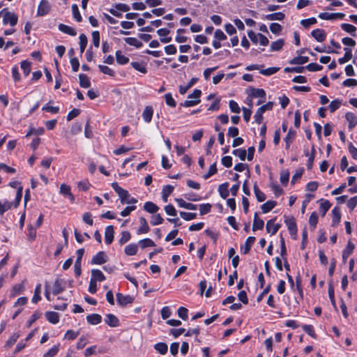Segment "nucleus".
Listing matches in <instances>:
<instances>
[{"mask_svg":"<svg viewBox=\"0 0 357 357\" xmlns=\"http://www.w3.org/2000/svg\"><path fill=\"white\" fill-rule=\"evenodd\" d=\"M0 15L3 16V24H9L11 26H14L17 24L18 17L14 13H11L8 10L7 8H3L0 11Z\"/></svg>","mask_w":357,"mask_h":357,"instance_id":"1","label":"nucleus"},{"mask_svg":"<svg viewBox=\"0 0 357 357\" xmlns=\"http://www.w3.org/2000/svg\"><path fill=\"white\" fill-rule=\"evenodd\" d=\"M112 187L115 192L119 195L121 204H125V202H126L127 199L130 197L128 191L120 187L116 182L112 183Z\"/></svg>","mask_w":357,"mask_h":357,"instance_id":"2","label":"nucleus"},{"mask_svg":"<svg viewBox=\"0 0 357 357\" xmlns=\"http://www.w3.org/2000/svg\"><path fill=\"white\" fill-rule=\"evenodd\" d=\"M284 222L287 226L290 235L295 239L297 235V225L295 218L293 216H285Z\"/></svg>","mask_w":357,"mask_h":357,"instance_id":"3","label":"nucleus"},{"mask_svg":"<svg viewBox=\"0 0 357 357\" xmlns=\"http://www.w3.org/2000/svg\"><path fill=\"white\" fill-rule=\"evenodd\" d=\"M108 257L104 251L98 252L93 256L91 260V264L93 265H102L107 261Z\"/></svg>","mask_w":357,"mask_h":357,"instance_id":"4","label":"nucleus"},{"mask_svg":"<svg viewBox=\"0 0 357 357\" xmlns=\"http://www.w3.org/2000/svg\"><path fill=\"white\" fill-rule=\"evenodd\" d=\"M66 281L60 278H56L53 284L52 294L58 295L63 292L66 289Z\"/></svg>","mask_w":357,"mask_h":357,"instance_id":"5","label":"nucleus"},{"mask_svg":"<svg viewBox=\"0 0 357 357\" xmlns=\"http://www.w3.org/2000/svg\"><path fill=\"white\" fill-rule=\"evenodd\" d=\"M117 303L120 306L125 307L128 304L132 303L134 298L130 295H123L121 293H117L116 295Z\"/></svg>","mask_w":357,"mask_h":357,"instance_id":"6","label":"nucleus"},{"mask_svg":"<svg viewBox=\"0 0 357 357\" xmlns=\"http://www.w3.org/2000/svg\"><path fill=\"white\" fill-rule=\"evenodd\" d=\"M50 11V6L47 0H41L37 9L38 16H45Z\"/></svg>","mask_w":357,"mask_h":357,"instance_id":"7","label":"nucleus"},{"mask_svg":"<svg viewBox=\"0 0 357 357\" xmlns=\"http://www.w3.org/2000/svg\"><path fill=\"white\" fill-rule=\"evenodd\" d=\"M276 217L267 221L266 229L271 235H275L280 229L281 225L278 223L275 224Z\"/></svg>","mask_w":357,"mask_h":357,"instance_id":"8","label":"nucleus"},{"mask_svg":"<svg viewBox=\"0 0 357 357\" xmlns=\"http://www.w3.org/2000/svg\"><path fill=\"white\" fill-rule=\"evenodd\" d=\"M59 192L63 197L68 198L71 203L75 202V196L71 192L70 187L66 183H62L60 186Z\"/></svg>","mask_w":357,"mask_h":357,"instance_id":"9","label":"nucleus"},{"mask_svg":"<svg viewBox=\"0 0 357 357\" xmlns=\"http://www.w3.org/2000/svg\"><path fill=\"white\" fill-rule=\"evenodd\" d=\"M311 36L319 43L324 42L326 38V33L322 29H316L312 31Z\"/></svg>","mask_w":357,"mask_h":357,"instance_id":"10","label":"nucleus"},{"mask_svg":"<svg viewBox=\"0 0 357 357\" xmlns=\"http://www.w3.org/2000/svg\"><path fill=\"white\" fill-rule=\"evenodd\" d=\"M247 94L251 98H266V91L263 89L250 87L247 90Z\"/></svg>","mask_w":357,"mask_h":357,"instance_id":"11","label":"nucleus"},{"mask_svg":"<svg viewBox=\"0 0 357 357\" xmlns=\"http://www.w3.org/2000/svg\"><path fill=\"white\" fill-rule=\"evenodd\" d=\"M114 230L112 225L107 226L105 231V242L107 245H110L114 241Z\"/></svg>","mask_w":357,"mask_h":357,"instance_id":"12","label":"nucleus"},{"mask_svg":"<svg viewBox=\"0 0 357 357\" xmlns=\"http://www.w3.org/2000/svg\"><path fill=\"white\" fill-rule=\"evenodd\" d=\"M170 30L166 28H161L157 31V33L160 36V41L162 43H167L172 41V37H168Z\"/></svg>","mask_w":357,"mask_h":357,"instance_id":"13","label":"nucleus"},{"mask_svg":"<svg viewBox=\"0 0 357 357\" xmlns=\"http://www.w3.org/2000/svg\"><path fill=\"white\" fill-rule=\"evenodd\" d=\"M332 223L331 226L333 227H335L340 222L341 220V213L340 211V208L337 206H335L332 211Z\"/></svg>","mask_w":357,"mask_h":357,"instance_id":"14","label":"nucleus"},{"mask_svg":"<svg viewBox=\"0 0 357 357\" xmlns=\"http://www.w3.org/2000/svg\"><path fill=\"white\" fill-rule=\"evenodd\" d=\"M255 236H249L247 238L244 245L241 247V251L243 255H247L250 252L251 246L255 243Z\"/></svg>","mask_w":357,"mask_h":357,"instance_id":"15","label":"nucleus"},{"mask_svg":"<svg viewBox=\"0 0 357 357\" xmlns=\"http://www.w3.org/2000/svg\"><path fill=\"white\" fill-rule=\"evenodd\" d=\"M354 248V244L349 240L346 248L342 251V259L344 263L347 258L353 253Z\"/></svg>","mask_w":357,"mask_h":357,"instance_id":"16","label":"nucleus"},{"mask_svg":"<svg viewBox=\"0 0 357 357\" xmlns=\"http://www.w3.org/2000/svg\"><path fill=\"white\" fill-rule=\"evenodd\" d=\"M264 226V220L259 218L258 213L256 212L254 215V218H253L252 231H255L257 230H261V229H263Z\"/></svg>","mask_w":357,"mask_h":357,"instance_id":"17","label":"nucleus"},{"mask_svg":"<svg viewBox=\"0 0 357 357\" xmlns=\"http://www.w3.org/2000/svg\"><path fill=\"white\" fill-rule=\"evenodd\" d=\"M105 322L110 327H117L119 326V319L113 314H106Z\"/></svg>","mask_w":357,"mask_h":357,"instance_id":"18","label":"nucleus"},{"mask_svg":"<svg viewBox=\"0 0 357 357\" xmlns=\"http://www.w3.org/2000/svg\"><path fill=\"white\" fill-rule=\"evenodd\" d=\"M345 119L348 121V128L349 130L353 129L357 125V116L351 112L345 114Z\"/></svg>","mask_w":357,"mask_h":357,"instance_id":"19","label":"nucleus"},{"mask_svg":"<svg viewBox=\"0 0 357 357\" xmlns=\"http://www.w3.org/2000/svg\"><path fill=\"white\" fill-rule=\"evenodd\" d=\"M130 66L137 71L140 72L141 73L146 74L147 73V68L146 63L144 61H132L130 63Z\"/></svg>","mask_w":357,"mask_h":357,"instance_id":"20","label":"nucleus"},{"mask_svg":"<svg viewBox=\"0 0 357 357\" xmlns=\"http://www.w3.org/2000/svg\"><path fill=\"white\" fill-rule=\"evenodd\" d=\"M91 280L92 281H95L96 282H102L106 280V278L100 270L92 269Z\"/></svg>","mask_w":357,"mask_h":357,"instance_id":"21","label":"nucleus"},{"mask_svg":"<svg viewBox=\"0 0 357 357\" xmlns=\"http://www.w3.org/2000/svg\"><path fill=\"white\" fill-rule=\"evenodd\" d=\"M175 201L178 204V206L181 208H185L188 210H192V211H195L197 208V206L196 204L186 202L182 198H176V199H175Z\"/></svg>","mask_w":357,"mask_h":357,"instance_id":"22","label":"nucleus"},{"mask_svg":"<svg viewBox=\"0 0 357 357\" xmlns=\"http://www.w3.org/2000/svg\"><path fill=\"white\" fill-rule=\"evenodd\" d=\"M46 319L52 324H56L59 322V314L53 311H47L45 313Z\"/></svg>","mask_w":357,"mask_h":357,"instance_id":"23","label":"nucleus"},{"mask_svg":"<svg viewBox=\"0 0 357 357\" xmlns=\"http://www.w3.org/2000/svg\"><path fill=\"white\" fill-rule=\"evenodd\" d=\"M153 114V109L152 106H146L142 113V118L146 123H150L152 120Z\"/></svg>","mask_w":357,"mask_h":357,"instance_id":"24","label":"nucleus"},{"mask_svg":"<svg viewBox=\"0 0 357 357\" xmlns=\"http://www.w3.org/2000/svg\"><path fill=\"white\" fill-rule=\"evenodd\" d=\"M229 185V183L225 182V183L220 184L218 186V190L220 194V196L224 199H227L229 197V192L228 190Z\"/></svg>","mask_w":357,"mask_h":357,"instance_id":"25","label":"nucleus"},{"mask_svg":"<svg viewBox=\"0 0 357 357\" xmlns=\"http://www.w3.org/2000/svg\"><path fill=\"white\" fill-rule=\"evenodd\" d=\"M140 227L137 231V234H146L149 231L150 228L149 227L148 222L145 218L141 217L139 218Z\"/></svg>","mask_w":357,"mask_h":357,"instance_id":"26","label":"nucleus"},{"mask_svg":"<svg viewBox=\"0 0 357 357\" xmlns=\"http://www.w3.org/2000/svg\"><path fill=\"white\" fill-rule=\"evenodd\" d=\"M58 29L62 33H64L71 36H75L77 34L76 31L73 27L64 24H59L58 26Z\"/></svg>","mask_w":357,"mask_h":357,"instance_id":"27","label":"nucleus"},{"mask_svg":"<svg viewBox=\"0 0 357 357\" xmlns=\"http://www.w3.org/2000/svg\"><path fill=\"white\" fill-rule=\"evenodd\" d=\"M277 205V202L273 200H268L261 206V209L263 213H267L275 208Z\"/></svg>","mask_w":357,"mask_h":357,"instance_id":"28","label":"nucleus"},{"mask_svg":"<svg viewBox=\"0 0 357 357\" xmlns=\"http://www.w3.org/2000/svg\"><path fill=\"white\" fill-rule=\"evenodd\" d=\"M86 321L91 325H97L102 321V317L98 314H91L86 316Z\"/></svg>","mask_w":357,"mask_h":357,"instance_id":"29","label":"nucleus"},{"mask_svg":"<svg viewBox=\"0 0 357 357\" xmlns=\"http://www.w3.org/2000/svg\"><path fill=\"white\" fill-rule=\"evenodd\" d=\"M116 60L119 65H126L129 62V58L123 55L121 50H117L115 52Z\"/></svg>","mask_w":357,"mask_h":357,"instance_id":"30","label":"nucleus"},{"mask_svg":"<svg viewBox=\"0 0 357 357\" xmlns=\"http://www.w3.org/2000/svg\"><path fill=\"white\" fill-rule=\"evenodd\" d=\"M285 17V15L282 12H278L274 13H271L265 15L264 19L270 21L273 20H283Z\"/></svg>","mask_w":357,"mask_h":357,"instance_id":"31","label":"nucleus"},{"mask_svg":"<svg viewBox=\"0 0 357 357\" xmlns=\"http://www.w3.org/2000/svg\"><path fill=\"white\" fill-rule=\"evenodd\" d=\"M144 209L151 214L155 213L158 210L159 207L152 202H146L144 205Z\"/></svg>","mask_w":357,"mask_h":357,"instance_id":"32","label":"nucleus"},{"mask_svg":"<svg viewBox=\"0 0 357 357\" xmlns=\"http://www.w3.org/2000/svg\"><path fill=\"white\" fill-rule=\"evenodd\" d=\"M79 86L82 88H89L91 86V81L89 77L86 75L81 73L79 75Z\"/></svg>","mask_w":357,"mask_h":357,"instance_id":"33","label":"nucleus"},{"mask_svg":"<svg viewBox=\"0 0 357 357\" xmlns=\"http://www.w3.org/2000/svg\"><path fill=\"white\" fill-rule=\"evenodd\" d=\"M284 45V40L282 38L278 39L276 41H273L271 44L270 50L273 52L280 51L282 49Z\"/></svg>","mask_w":357,"mask_h":357,"instance_id":"34","label":"nucleus"},{"mask_svg":"<svg viewBox=\"0 0 357 357\" xmlns=\"http://www.w3.org/2000/svg\"><path fill=\"white\" fill-rule=\"evenodd\" d=\"M20 67L23 71L24 77H27L31 70V63L28 60H23L20 62Z\"/></svg>","mask_w":357,"mask_h":357,"instance_id":"35","label":"nucleus"},{"mask_svg":"<svg viewBox=\"0 0 357 357\" xmlns=\"http://www.w3.org/2000/svg\"><path fill=\"white\" fill-rule=\"evenodd\" d=\"M138 247L135 243L128 244L125 247L124 252L125 254L128 256H133L135 255L137 252Z\"/></svg>","mask_w":357,"mask_h":357,"instance_id":"36","label":"nucleus"},{"mask_svg":"<svg viewBox=\"0 0 357 357\" xmlns=\"http://www.w3.org/2000/svg\"><path fill=\"white\" fill-rule=\"evenodd\" d=\"M341 29L347 33H350L352 36H356V27L351 24L342 23L341 25Z\"/></svg>","mask_w":357,"mask_h":357,"instance_id":"37","label":"nucleus"},{"mask_svg":"<svg viewBox=\"0 0 357 357\" xmlns=\"http://www.w3.org/2000/svg\"><path fill=\"white\" fill-rule=\"evenodd\" d=\"M305 155L306 156H309L308 160L307 161L306 166H307V169L308 170H310V169H312V168L313 167V162H314V155H315V149H314V146L312 148V153H311V154L309 155L308 151L306 150L305 151Z\"/></svg>","mask_w":357,"mask_h":357,"instance_id":"38","label":"nucleus"},{"mask_svg":"<svg viewBox=\"0 0 357 357\" xmlns=\"http://www.w3.org/2000/svg\"><path fill=\"white\" fill-rule=\"evenodd\" d=\"M253 190L257 198V200L259 202H262L265 201L266 198V195L261 190H260L257 183H255L253 186Z\"/></svg>","mask_w":357,"mask_h":357,"instance_id":"39","label":"nucleus"},{"mask_svg":"<svg viewBox=\"0 0 357 357\" xmlns=\"http://www.w3.org/2000/svg\"><path fill=\"white\" fill-rule=\"evenodd\" d=\"M344 50L345 51L344 55L343 56V57H341L338 59V62L340 64H344L349 61L352 58L351 49L344 47Z\"/></svg>","mask_w":357,"mask_h":357,"instance_id":"40","label":"nucleus"},{"mask_svg":"<svg viewBox=\"0 0 357 357\" xmlns=\"http://www.w3.org/2000/svg\"><path fill=\"white\" fill-rule=\"evenodd\" d=\"M40 294H41V284L38 283L36 284V286L35 287L33 296L31 298V302L33 303H37L38 301H40L42 299Z\"/></svg>","mask_w":357,"mask_h":357,"instance_id":"41","label":"nucleus"},{"mask_svg":"<svg viewBox=\"0 0 357 357\" xmlns=\"http://www.w3.org/2000/svg\"><path fill=\"white\" fill-rule=\"evenodd\" d=\"M174 187L171 185H164L162 190V197L165 202L167 201V197L174 191Z\"/></svg>","mask_w":357,"mask_h":357,"instance_id":"42","label":"nucleus"},{"mask_svg":"<svg viewBox=\"0 0 357 357\" xmlns=\"http://www.w3.org/2000/svg\"><path fill=\"white\" fill-rule=\"evenodd\" d=\"M124 41L129 45L134 46L136 48H140L143 46V43L136 38L128 37L124 38Z\"/></svg>","mask_w":357,"mask_h":357,"instance_id":"43","label":"nucleus"},{"mask_svg":"<svg viewBox=\"0 0 357 357\" xmlns=\"http://www.w3.org/2000/svg\"><path fill=\"white\" fill-rule=\"evenodd\" d=\"M71 9L73 19L77 22H81L82 21V17L79 13L78 6L74 3L71 6Z\"/></svg>","mask_w":357,"mask_h":357,"instance_id":"44","label":"nucleus"},{"mask_svg":"<svg viewBox=\"0 0 357 357\" xmlns=\"http://www.w3.org/2000/svg\"><path fill=\"white\" fill-rule=\"evenodd\" d=\"M42 316V312L38 310L35 311L33 314L30 317L29 320L26 321V326L27 328H30L32 324L36 321Z\"/></svg>","mask_w":357,"mask_h":357,"instance_id":"45","label":"nucleus"},{"mask_svg":"<svg viewBox=\"0 0 357 357\" xmlns=\"http://www.w3.org/2000/svg\"><path fill=\"white\" fill-rule=\"evenodd\" d=\"M309 58L306 56H298L293 58L290 61V64L302 65L308 62Z\"/></svg>","mask_w":357,"mask_h":357,"instance_id":"46","label":"nucleus"},{"mask_svg":"<svg viewBox=\"0 0 357 357\" xmlns=\"http://www.w3.org/2000/svg\"><path fill=\"white\" fill-rule=\"evenodd\" d=\"M321 202L320 204V211L321 213V215L324 216L327 211L330 209L331 206V204L328 200H324L323 199H320Z\"/></svg>","mask_w":357,"mask_h":357,"instance_id":"47","label":"nucleus"},{"mask_svg":"<svg viewBox=\"0 0 357 357\" xmlns=\"http://www.w3.org/2000/svg\"><path fill=\"white\" fill-rule=\"evenodd\" d=\"M154 349L160 354L165 355L168 350V346L165 342H158L154 345Z\"/></svg>","mask_w":357,"mask_h":357,"instance_id":"48","label":"nucleus"},{"mask_svg":"<svg viewBox=\"0 0 357 357\" xmlns=\"http://www.w3.org/2000/svg\"><path fill=\"white\" fill-rule=\"evenodd\" d=\"M165 103L167 106L170 107H176V102L172 97V95L171 93H167L164 96Z\"/></svg>","mask_w":357,"mask_h":357,"instance_id":"49","label":"nucleus"},{"mask_svg":"<svg viewBox=\"0 0 357 357\" xmlns=\"http://www.w3.org/2000/svg\"><path fill=\"white\" fill-rule=\"evenodd\" d=\"M79 44L80 53L82 54L86 47V45L88 43V40H87V37L86 36V35L84 33H81L79 36Z\"/></svg>","mask_w":357,"mask_h":357,"instance_id":"50","label":"nucleus"},{"mask_svg":"<svg viewBox=\"0 0 357 357\" xmlns=\"http://www.w3.org/2000/svg\"><path fill=\"white\" fill-rule=\"evenodd\" d=\"M303 330L311 337L316 339L317 338V334L314 331V326L312 325H303L302 326Z\"/></svg>","mask_w":357,"mask_h":357,"instance_id":"51","label":"nucleus"},{"mask_svg":"<svg viewBox=\"0 0 357 357\" xmlns=\"http://www.w3.org/2000/svg\"><path fill=\"white\" fill-rule=\"evenodd\" d=\"M59 346H60L59 344L54 345L46 353H45L43 354V357H54V356H55L59 351Z\"/></svg>","mask_w":357,"mask_h":357,"instance_id":"52","label":"nucleus"},{"mask_svg":"<svg viewBox=\"0 0 357 357\" xmlns=\"http://www.w3.org/2000/svg\"><path fill=\"white\" fill-rule=\"evenodd\" d=\"M99 70L103 74L107 75L110 77L115 76V71L110 68L109 67L104 65H98Z\"/></svg>","mask_w":357,"mask_h":357,"instance_id":"53","label":"nucleus"},{"mask_svg":"<svg viewBox=\"0 0 357 357\" xmlns=\"http://www.w3.org/2000/svg\"><path fill=\"white\" fill-rule=\"evenodd\" d=\"M247 151L244 149H236L232 151V154L239 158L242 161H244L246 158Z\"/></svg>","mask_w":357,"mask_h":357,"instance_id":"54","label":"nucleus"},{"mask_svg":"<svg viewBox=\"0 0 357 357\" xmlns=\"http://www.w3.org/2000/svg\"><path fill=\"white\" fill-rule=\"evenodd\" d=\"M13 206V203L5 200L3 202L0 201V215H3V214L11 208Z\"/></svg>","mask_w":357,"mask_h":357,"instance_id":"55","label":"nucleus"},{"mask_svg":"<svg viewBox=\"0 0 357 357\" xmlns=\"http://www.w3.org/2000/svg\"><path fill=\"white\" fill-rule=\"evenodd\" d=\"M138 243H139V246L141 247V248H142V249H144L145 248H148V247L155 246V243L151 238H149L140 240Z\"/></svg>","mask_w":357,"mask_h":357,"instance_id":"56","label":"nucleus"},{"mask_svg":"<svg viewBox=\"0 0 357 357\" xmlns=\"http://www.w3.org/2000/svg\"><path fill=\"white\" fill-rule=\"evenodd\" d=\"M342 105V102L339 99H335L331 101L330 105H328V109L331 113H333L337 109H338Z\"/></svg>","mask_w":357,"mask_h":357,"instance_id":"57","label":"nucleus"},{"mask_svg":"<svg viewBox=\"0 0 357 357\" xmlns=\"http://www.w3.org/2000/svg\"><path fill=\"white\" fill-rule=\"evenodd\" d=\"M20 334L18 333H13L6 341L5 344V347L9 348L12 347L17 340V339L20 337Z\"/></svg>","mask_w":357,"mask_h":357,"instance_id":"58","label":"nucleus"},{"mask_svg":"<svg viewBox=\"0 0 357 357\" xmlns=\"http://www.w3.org/2000/svg\"><path fill=\"white\" fill-rule=\"evenodd\" d=\"M131 238V234L128 231H123L121 234V238L119 240V243L120 245H123Z\"/></svg>","mask_w":357,"mask_h":357,"instance_id":"59","label":"nucleus"},{"mask_svg":"<svg viewBox=\"0 0 357 357\" xmlns=\"http://www.w3.org/2000/svg\"><path fill=\"white\" fill-rule=\"evenodd\" d=\"M212 206L209 203L201 204L199 205V213L201 215H206L211 212Z\"/></svg>","mask_w":357,"mask_h":357,"instance_id":"60","label":"nucleus"},{"mask_svg":"<svg viewBox=\"0 0 357 357\" xmlns=\"http://www.w3.org/2000/svg\"><path fill=\"white\" fill-rule=\"evenodd\" d=\"M178 316L183 320L185 321L188 318V310L185 307H179L177 310Z\"/></svg>","mask_w":357,"mask_h":357,"instance_id":"61","label":"nucleus"},{"mask_svg":"<svg viewBox=\"0 0 357 357\" xmlns=\"http://www.w3.org/2000/svg\"><path fill=\"white\" fill-rule=\"evenodd\" d=\"M24 284L22 283L15 284L11 291V296L20 294L24 291Z\"/></svg>","mask_w":357,"mask_h":357,"instance_id":"62","label":"nucleus"},{"mask_svg":"<svg viewBox=\"0 0 357 357\" xmlns=\"http://www.w3.org/2000/svg\"><path fill=\"white\" fill-rule=\"evenodd\" d=\"M271 188L277 197L284 193L283 189L277 183H273Z\"/></svg>","mask_w":357,"mask_h":357,"instance_id":"63","label":"nucleus"},{"mask_svg":"<svg viewBox=\"0 0 357 357\" xmlns=\"http://www.w3.org/2000/svg\"><path fill=\"white\" fill-rule=\"evenodd\" d=\"M164 219L162 218L160 214L158 213L151 216V225L153 226L160 225L163 222Z\"/></svg>","mask_w":357,"mask_h":357,"instance_id":"64","label":"nucleus"}]
</instances>
